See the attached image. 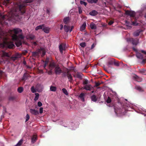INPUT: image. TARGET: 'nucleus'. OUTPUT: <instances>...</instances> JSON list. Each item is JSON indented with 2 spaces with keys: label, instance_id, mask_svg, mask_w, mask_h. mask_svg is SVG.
<instances>
[{
  "label": "nucleus",
  "instance_id": "4d7b16f0",
  "mask_svg": "<svg viewBox=\"0 0 146 146\" xmlns=\"http://www.w3.org/2000/svg\"><path fill=\"white\" fill-rule=\"evenodd\" d=\"M96 44L95 43L93 44L92 45L91 49H93L95 47V46H96Z\"/></svg>",
  "mask_w": 146,
  "mask_h": 146
},
{
  "label": "nucleus",
  "instance_id": "8fccbe9b",
  "mask_svg": "<svg viewBox=\"0 0 146 146\" xmlns=\"http://www.w3.org/2000/svg\"><path fill=\"white\" fill-rule=\"evenodd\" d=\"M35 36L34 35H31L29 36V39L31 40H33L35 38Z\"/></svg>",
  "mask_w": 146,
  "mask_h": 146
},
{
  "label": "nucleus",
  "instance_id": "5701e85b",
  "mask_svg": "<svg viewBox=\"0 0 146 146\" xmlns=\"http://www.w3.org/2000/svg\"><path fill=\"white\" fill-rule=\"evenodd\" d=\"M37 139V137L36 135H33L31 138V142L34 143Z\"/></svg>",
  "mask_w": 146,
  "mask_h": 146
},
{
  "label": "nucleus",
  "instance_id": "13d9d810",
  "mask_svg": "<svg viewBox=\"0 0 146 146\" xmlns=\"http://www.w3.org/2000/svg\"><path fill=\"white\" fill-rule=\"evenodd\" d=\"M114 22L113 21H109V23H108V24L109 25H111Z\"/></svg>",
  "mask_w": 146,
  "mask_h": 146
},
{
  "label": "nucleus",
  "instance_id": "49530a36",
  "mask_svg": "<svg viewBox=\"0 0 146 146\" xmlns=\"http://www.w3.org/2000/svg\"><path fill=\"white\" fill-rule=\"evenodd\" d=\"M88 82V81L87 80H85L83 81V84L84 85L87 84Z\"/></svg>",
  "mask_w": 146,
  "mask_h": 146
},
{
  "label": "nucleus",
  "instance_id": "dca6fc26",
  "mask_svg": "<svg viewBox=\"0 0 146 146\" xmlns=\"http://www.w3.org/2000/svg\"><path fill=\"white\" fill-rule=\"evenodd\" d=\"M21 55L17 53L15 56H12L11 58L13 60H15L19 58H20Z\"/></svg>",
  "mask_w": 146,
  "mask_h": 146
},
{
  "label": "nucleus",
  "instance_id": "052dcab7",
  "mask_svg": "<svg viewBox=\"0 0 146 146\" xmlns=\"http://www.w3.org/2000/svg\"><path fill=\"white\" fill-rule=\"evenodd\" d=\"M78 11H79V14H81L82 12V10L80 9L79 8Z\"/></svg>",
  "mask_w": 146,
  "mask_h": 146
},
{
  "label": "nucleus",
  "instance_id": "4c0bfd02",
  "mask_svg": "<svg viewBox=\"0 0 146 146\" xmlns=\"http://www.w3.org/2000/svg\"><path fill=\"white\" fill-rule=\"evenodd\" d=\"M62 91L66 95H68V93L67 92V90L66 89L64 88H63L62 89Z\"/></svg>",
  "mask_w": 146,
  "mask_h": 146
},
{
  "label": "nucleus",
  "instance_id": "864d4df0",
  "mask_svg": "<svg viewBox=\"0 0 146 146\" xmlns=\"http://www.w3.org/2000/svg\"><path fill=\"white\" fill-rule=\"evenodd\" d=\"M33 0H27L26 2L27 3H30L33 2Z\"/></svg>",
  "mask_w": 146,
  "mask_h": 146
},
{
  "label": "nucleus",
  "instance_id": "2f4dec72",
  "mask_svg": "<svg viewBox=\"0 0 146 146\" xmlns=\"http://www.w3.org/2000/svg\"><path fill=\"white\" fill-rule=\"evenodd\" d=\"M50 90L51 91L55 92L56 90V87L51 86L50 87Z\"/></svg>",
  "mask_w": 146,
  "mask_h": 146
},
{
  "label": "nucleus",
  "instance_id": "473e14b6",
  "mask_svg": "<svg viewBox=\"0 0 146 146\" xmlns=\"http://www.w3.org/2000/svg\"><path fill=\"white\" fill-rule=\"evenodd\" d=\"M11 3L10 0H5L4 2V4L7 5Z\"/></svg>",
  "mask_w": 146,
  "mask_h": 146
},
{
  "label": "nucleus",
  "instance_id": "79ce46f5",
  "mask_svg": "<svg viewBox=\"0 0 146 146\" xmlns=\"http://www.w3.org/2000/svg\"><path fill=\"white\" fill-rule=\"evenodd\" d=\"M80 3L81 5H84L85 6H86L87 5V3H86L82 1H80Z\"/></svg>",
  "mask_w": 146,
  "mask_h": 146
},
{
  "label": "nucleus",
  "instance_id": "f3484780",
  "mask_svg": "<svg viewBox=\"0 0 146 146\" xmlns=\"http://www.w3.org/2000/svg\"><path fill=\"white\" fill-rule=\"evenodd\" d=\"M92 88V86L91 85H86L84 86V89L90 91Z\"/></svg>",
  "mask_w": 146,
  "mask_h": 146
},
{
  "label": "nucleus",
  "instance_id": "338daca9",
  "mask_svg": "<svg viewBox=\"0 0 146 146\" xmlns=\"http://www.w3.org/2000/svg\"><path fill=\"white\" fill-rule=\"evenodd\" d=\"M33 44L35 46H36V45H37V44L36 42H33Z\"/></svg>",
  "mask_w": 146,
  "mask_h": 146
},
{
  "label": "nucleus",
  "instance_id": "0e129e2a",
  "mask_svg": "<svg viewBox=\"0 0 146 146\" xmlns=\"http://www.w3.org/2000/svg\"><path fill=\"white\" fill-rule=\"evenodd\" d=\"M141 52L144 54H146V52L144 50H142L141 51Z\"/></svg>",
  "mask_w": 146,
  "mask_h": 146
},
{
  "label": "nucleus",
  "instance_id": "9b49d317",
  "mask_svg": "<svg viewBox=\"0 0 146 146\" xmlns=\"http://www.w3.org/2000/svg\"><path fill=\"white\" fill-rule=\"evenodd\" d=\"M142 31V30L141 29L137 30L134 33L133 36H138Z\"/></svg>",
  "mask_w": 146,
  "mask_h": 146
},
{
  "label": "nucleus",
  "instance_id": "cd10ccee",
  "mask_svg": "<svg viewBox=\"0 0 146 146\" xmlns=\"http://www.w3.org/2000/svg\"><path fill=\"white\" fill-rule=\"evenodd\" d=\"M67 77L68 78V79H69V81L71 82L72 81L73 78L72 77L71 74L69 73L68 74V76H67Z\"/></svg>",
  "mask_w": 146,
  "mask_h": 146
},
{
  "label": "nucleus",
  "instance_id": "6e6552de",
  "mask_svg": "<svg viewBox=\"0 0 146 146\" xmlns=\"http://www.w3.org/2000/svg\"><path fill=\"white\" fill-rule=\"evenodd\" d=\"M32 56L34 57H39L40 54V50H37L36 51L32 52Z\"/></svg>",
  "mask_w": 146,
  "mask_h": 146
},
{
  "label": "nucleus",
  "instance_id": "5fc2aeb1",
  "mask_svg": "<svg viewBox=\"0 0 146 146\" xmlns=\"http://www.w3.org/2000/svg\"><path fill=\"white\" fill-rule=\"evenodd\" d=\"M137 57L139 58H142V57H143L141 55V54H137Z\"/></svg>",
  "mask_w": 146,
  "mask_h": 146
},
{
  "label": "nucleus",
  "instance_id": "a211bd4d",
  "mask_svg": "<svg viewBox=\"0 0 146 146\" xmlns=\"http://www.w3.org/2000/svg\"><path fill=\"white\" fill-rule=\"evenodd\" d=\"M139 72L142 74L146 75V69L144 68L142 69H139Z\"/></svg>",
  "mask_w": 146,
  "mask_h": 146
},
{
  "label": "nucleus",
  "instance_id": "aec40b11",
  "mask_svg": "<svg viewBox=\"0 0 146 146\" xmlns=\"http://www.w3.org/2000/svg\"><path fill=\"white\" fill-rule=\"evenodd\" d=\"M70 19L68 17L64 18L63 19V22L64 24H66L69 22Z\"/></svg>",
  "mask_w": 146,
  "mask_h": 146
},
{
  "label": "nucleus",
  "instance_id": "bf43d9fd",
  "mask_svg": "<svg viewBox=\"0 0 146 146\" xmlns=\"http://www.w3.org/2000/svg\"><path fill=\"white\" fill-rule=\"evenodd\" d=\"M74 27L73 26H72L71 27V29H70V33L72 31L73 29L74 28Z\"/></svg>",
  "mask_w": 146,
  "mask_h": 146
},
{
  "label": "nucleus",
  "instance_id": "1a4fd4ad",
  "mask_svg": "<svg viewBox=\"0 0 146 146\" xmlns=\"http://www.w3.org/2000/svg\"><path fill=\"white\" fill-rule=\"evenodd\" d=\"M30 112L32 114L35 115H37L39 114L38 111L35 109H30Z\"/></svg>",
  "mask_w": 146,
  "mask_h": 146
},
{
  "label": "nucleus",
  "instance_id": "e433bc0d",
  "mask_svg": "<svg viewBox=\"0 0 146 146\" xmlns=\"http://www.w3.org/2000/svg\"><path fill=\"white\" fill-rule=\"evenodd\" d=\"M80 45L82 47L84 48L86 46V43L85 42H82L80 44Z\"/></svg>",
  "mask_w": 146,
  "mask_h": 146
},
{
  "label": "nucleus",
  "instance_id": "09e8293b",
  "mask_svg": "<svg viewBox=\"0 0 146 146\" xmlns=\"http://www.w3.org/2000/svg\"><path fill=\"white\" fill-rule=\"evenodd\" d=\"M50 69V70L48 72V74L49 75H51L52 74V69Z\"/></svg>",
  "mask_w": 146,
  "mask_h": 146
},
{
  "label": "nucleus",
  "instance_id": "3c124183",
  "mask_svg": "<svg viewBox=\"0 0 146 146\" xmlns=\"http://www.w3.org/2000/svg\"><path fill=\"white\" fill-rule=\"evenodd\" d=\"M38 105L39 107H41L42 105V104L40 102H38Z\"/></svg>",
  "mask_w": 146,
  "mask_h": 146
},
{
  "label": "nucleus",
  "instance_id": "412c9836",
  "mask_svg": "<svg viewBox=\"0 0 146 146\" xmlns=\"http://www.w3.org/2000/svg\"><path fill=\"white\" fill-rule=\"evenodd\" d=\"M7 45L8 47L9 48H13L15 46V45L12 42L8 43Z\"/></svg>",
  "mask_w": 146,
  "mask_h": 146
},
{
  "label": "nucleus",
  "instance_id": "9d476101",
  "mask_svg": "<svg viewBox=\"0 0 146 146\" xmlns=\"http://www.w3.org/2000/svg\"><path fill=\"white\" fill-rule=\"evenodd\" d=\"M114 59L112 58L110 59L107 62V65L108 68L111 67V66H112L114 62Z\"/></svg>",
  "mask_w": 146,
  "mask_h": 146
},
{
  "label": "nucleus",
  "instance_id": "423d86ee",
  "mask_svg": "<svg viewBox=\"0 0 146 146\" xmlns=\"http://www.w3.org/2000/svg\"><path fill=\"white\" fill-rule=\"evenodd\" d=\"M59 48L60 53L62 54L63 52V50L66 49V44L64 43H61L59 45Z\"/></svg>",
  "mask_w": 146,
  "mask_h": 146
},
{
  "label": "nucleus",
  "instance_id": "c756f323",
  "mask_svg": "<svg viewBox=\"0 0 146 146\" xmlns=\"http://www.w3.org/2000/svg\"><path fill=\"white\" fill-rule=\"evenodd\" d=\"M90 27L92 29H96V25L94 23H92L90 25Z\"/></svg>",
  "mask_w": 146,
  "mask_h": 146
},
{
  "label": "nucleus",
  "instance_id": "ddd939ff",
  "mask_svg": "<svg viewBox=\"0 0 146 146\" xmlns=\"http://www.w3.org/2000/svg\"><path fill=\"white\" fill-rule=\"evenodd\" d=\"M91 99L92 101L96 102L98 100V98L95 95H93L91 96Z\"/></svg>",
  "mask_w": 146,
  "mask_h": 146
},
{
  "label": "nucleus",
  "instance_id": "de8ad7c7",
  "mask_svg": "<svg viewBox=\"0 0 146 146\" xmlns=\"http://www.w3.org/2000/svg\"><path fill=\"white\" fill-rule=\"evenodd\" d=\"M76 76L77 78H80L82 77V76L81 74L79 73L76 74Z\"/></svg>",
  "mask_w": 146,
  "mask_h": 146
},
{
  "label": "nucleus",
  "instance_id": "2eb2a0df",
  "mask_svg": "<svg viewBox=\"0 0 146 146\" xmlns=\"http://www.w3.org/2000/svg\"><path fill=\"white\" fill-rule=\"evenodd\" d=\"M29 77H31V76L28 75L26 73H25L24 74L23 77L22 78V80L23 81H25L27 80Z\"/></svg>",
  "mask_w": 146,
  "mask_h": 146
},
{
  "label": "nucleus",
  "instance_id": "f03ea898",
  "mask_svg": "<svg viewBox=\"0 0 146 146\" xmlns=\"http://www.w3.org/2000/svg\"><path fill=\"white\" fill-rule=\"evenodd\" d=\"M25 6L24 5H17L16 6L15 12L12 14V17L16 20L19 19V15H23L25 13Z\"/></svg>",
  "mask_w": 146,
  "mask_h": 146
},
{
  "label": "nucleus",
  "instance_id": "c03bdc74",
  "mask_svg": "<svg viewBox=\"0 0 146 146\" xmlns=\"http://www.w3.org/2000/svg\"><path fill=\"white\" fill-rule=\"evenodd\" d=\"M113 64L117 66H118L119 65V63L118 62H115V60H114V62L113 63Z\"/></svg>",
  "mask_w": 146,
  "mask_h": 146
},
{
  "label": "nucleus",
  "instance_id": "0eeeda50",
  "mask_svg": "<svg viewBox=\"0 0 146 146\" xmlns=\"http://www.w3.org/2000/svg\"><path fill=\"white\" fill-rule=\"evenodd\" d=\"M129 40L132 42L133 45H136L139 43V39L137 38L135 39L131 38L129 39Z\"/></svg>",
  "mask_w": 146,
  "mask_h": 146
},
{
  "label": "nucleus",
  "instance_id": "6ab92c4d",
  "mask_svg": "<svg viewBox=\"0 0 146 146\" xmlns=\"http://www.w3.org/2000/svg\"><path fill=\"white\" fill-rule=\"evenodd\" d=\"M85 94L84 93H81L79 96V97L82 102L84 101Z\"/></svg>",
  "mask_w": 146,
  "mask_h": 146
},
{
  "label": "nucleus",
  "instance_id": "c85d7f7f",
  "mask_svg": "<svg viewBox=\"0 0 146 146\" xmlns=\"http://www.w3.org/2000/svg\"><path fill=\"white\" fill-rule=\"evenodd\" d=\"M67 77L68 78V79H69V81L71 82L72 81L73 78L72 77L71 74L69 73L68 74V76H67Z\"/></svg>",
  "mask_w": 146,
  "mask_h": 146
},
{
  "label": "nucleus",
  "instance_id": "f704fd0d",
  "mask_svg": "<svg viewBox=\"0 0 146 146\" xmlns=\"http://www.w3.org/2000/svg\"><path fill=\"white\" fill-rule=\"evenodd\" d=\"M23 90V88L22 87H19L17 89V91L19 93H21Z\"/></svg>",
  "mask_w": 146,
  "mask_h": 146
},
{
  "label": "nucleus",
  "instance_id": "39448f33",
  "mask_svg": "<svg viewBox=\"0 0 146 146\" xmlns=\"http://www.w3.org/2000/svg\"><path fill=\"white\" fill-rule=\"evenodd\" d=\"M127 107L125 105H123L121 108H118L117 110L115 109V111L116 114H124L126 113Z\"/></svg>",
  "mask_w": 146,
  "mask_h": 146
},
{
  "label": "nucleus",
  "instance_id": "7ed1b4c3",
  "mask_svg": "<svg viewBox=\"0 0 146 146\" xmlns=\"http://www.w3.org/2000/svg\"><path fill=\"white\" fill-rule=\"evenodd\" d=\"M49 69H54L55 74L56 75H60L62 73V71L59 65L53 61L51 62L49 65Z\"/></svg>",
  "mask_w": 146,
  "mask_h": 146
},
{
  "label": "nucleus",
  "instance_id": "a18cd8bd",
  "mask_svg": "<svg viewBox=\"0 0 146 146\" xmlns=\"http://www.w3.org/2000/svg\"><path fill=\"white\" fill-rule=\"evenodd\" d=\"M26 121H27L29 119L30 116L29 115L27 114L26 116Z\"/></svg>",
  "mask_w": 146,
  "mask_h": 146
},
{
  "label": "nucleus",
  "instance_id": "7c9ffc66",
  "mask_svg": "<svg viewBox=\"0 0 146 146\" xmlns=\"http://www.w3.org/2000/svg\"><path fill=\"white\" fill-rule=\"evenodd\" d=\"M87 1L90 3H96L98 1V0H87Z\"/></svg>",
  "mask_w": 146,
  "mask_h": 146
},
{
  "label": "nucleus",
  "instance_id": "603ef678",
  "mask_svg": "<svg viewBox=\"0 0 146 146\" xmlns=\"http://www.w3.org/2000/svg\"><path fill=\"white\" fill-rule=\"evenodd\" d=\"M95 86L96 87H98L99 86L100 84H101V83L99 82H95Z\"/></svg>",
  "mask_w": 146,
  "mask_h": 146
},
{
  "label": "nucleus",
  "instance_id": "a878e982",
  "mask_svg": "<svg viewBox=\"0 0 146 146\" xmlns=\"http://www.w3.org/2000/svg\"><path fill=\"white\" fill-rule=\"evenodd\" d=\"M86 23H84L80 28V30L81 31H83L86 28Z\"/></svg>",
  "mask_w": 146,
  "mask_h": 146
},
{
  "label": "nucleus",
  "instance_id": "37998d69",
  "mask_svg": "<svg viewBox=\"0 0 146 146\" xmlns=\"http://www.w3.org/2000/svg\"><path fill=\"white\" fill-rule=\"evenodd\" d=\"M111 99L110 98V97H109L108 98V99H107V100H106V102H107V103L108 104V103H111Z\"/></svg>",
  "mask_w": 146,
  "mask_h": 146
},
{
  "label": "nucleus",
  "instance_id": "b1692460",
  "mask_svg": "<svg viewBox=\"0 0 146 146\" xmlns=\"http://www.w3.org/2000/svg\"><path fill=\"white\" fill-rule=\"evenodd\" d=\"M135 88L140 92H143L144 91L143 89L139 86H135Z\"/></svg>",
  "mask_w": 146,
  "mask_h": 146
},
{
  "label": "nucleus",
  "instance_id": "e2e57ef3",
  "mask_svg": "<svg viewBox=\"0 0 146 146\" xmlns=\"http://www.w3.org/2000/svg\"><path fill=\"white\" fill-rule=\"evenodd\" d=\"M63 25H62V24H61L60 25V30H62L63 28Z\"/></svg>",
  "mask_w": 146,
  "mask_h": 146
},
{
  "label": "nucleus",
  "instance_id": "58836bf2",
  "mask_svg": "<svg viewBox=\"0 0 146 146\" xmlns=\"http://www.w3.org/2000/svg\"><path fill=\"white\" fill-rule=\"evenodd\" d=\"M35 95L36 96L34 100L35 101H36L38 99V97H39V94L38 93H36L35 94Z\"/></svg>",
  "mask_w": 146,
  "mask_h": 146
},
{
  "label": "nucleus",
  "instance_id": "f8f14e48",
  "mask_svg": "<svg viewBox=\"0 0 146 146\" xmlns=\"http://www.w3.org/2000/svg\"><path fill=\"white\" fill-rule=\"evenodd\" d=\"M40 50V54L42 53V56H43L45 54L46 51L45 49L43 48H40V49H38Z\"/></svg>",
  "mask_w": 146,
  "mask_h": 146
},
{
  "label": "nucleus",
  "instance_id": "6e6d98bb",
  "mask_svg": "<svg viewBox=\"0 0 146 146\" xmlns=\"http://www.w3.org/2000/svg\"><path fill=\"white\" fill-rule=\"evenodd\" d=\"M43 108H40L39 110V112L40 113H42L43 112Z\"/></svg>",
  "mask_w": 146,
  "mask_h": 146
},
{
  "label": "nucleus",
  "instance_id": "4be33fe9",
  "mask_svg": "<svg viewBox=\"0 0 146 146\" xmlns=\"http://www.w3.org/2000/svg\"><path fill=\"white\" fill-rule=\"evenodd\" d=\"M70 27L69 26L64 25V31L66 32H68L70 31Z\"/></svg>",
  "mask_w": 146,
  "mask_h": 146
},
{
  "label": "nucleus",
  "instance_id": "4468645a",
  "mask_svg": "<svg viewBox=\"0 0 146 146\" xmlns=\"http://www.w3.org/2000/svg\"><path fill=\"white\" fill-rule=\"evenodd\" d=\"M50 30V28L48 27H45L44 25L43 31L46 33H49Z\"/></svg>",
  "mask_w": 146,
  "mask_h": 146
},
{
  "label": "nucleus",
  "instance_id": "20e7f679",
  "mask_svg": "<svg viewBox=\"0 0 146 146\" xmlns=\"http://www.w3.org/2000/svg\"><path fill=\"white\" fill-rule=\"evenodd\" d=\"M125 14L129 16H130L131 17H133L135 19V21H132V25L135 26H137L138 25V23H137V20L136 18H135V12L133 11H129L127 10L125 11Z\"/></svg>",
  "mask_w": 146,
  "mask_h": 146
},
{
  "label": "nucleus",
  "instance_id": "774afa93",
  "mask_svg": "<svg viewBox=\"0 0 146 146\" xmlns=\"http://www.w3.org/2000/svg\"><path fill=\"white\" fill-rule=\"evenodd\" d=\"M49 12H50L49 10L48 9H47V10H46V13H48V14H49Z\"/></svg>",
  "mask_w": 146,
  "mask_h": 146
},
{
  "label": "nucleus",
  "instance_id": "69168bd1",
  "mask_svg": "<svg viewBox=\"0 0 146 146\" xmlns=\"http://www.w3.org/2000/svg\"><path fill=\"white\" fill-rule=\"evenodd\" d=\"M47 63V62L46 61L44 65V68H45V67H46V64Z\"/></svg>",
  "mask_w": 146,
  "mask_h": 146
},
{
  "label": "nucleus",
  "instance_id": "393cba45",
  "mask_svg": "<svg viewBox=\"0 0 146 146\" xmlns=\"http://www.w3.org/2000/svg\"><path fill=\"white\" fill-rule=\"evenodd\" d=\"M98 12L95 10H93L90 12L89 14L92 16H95L98 14Z\"/></svg>",
  "mask_w": 146,
  "mask_h": 146
},
{
  "label": "nucleus",
  "instance_id": "680f3d73",
  "mask_svg": "<svg viewBox=\"0 0 146 146\" xmlns=\"http://www.w3.org/2000/svg\"><path fill=\"white\" fill-rule=\"evenodd\" d=\"M146 59H143L142 62V63L144 64L145 63Z\"/></svg>",
  "mask_w": 146,
  "mask_h": 146
},
{
  "label": "nucleus",
  "instance_id": "c9c22d12",
  "mask_svg": "<svg viewBox=\"0 0 146 146\" xmlns=\"http://www.w3.org/2000/svg\"><path fill=\"white\" fill-rule=\"evenodd\" d=\"M16 99V97L14 96H11L9 98V100L10 101H13Z\"/></svg>",
  "mask_w": 146,
  "mask_h": 146
},
{
  "label": "nucleus",
  "instance_id": "ea45409f",
  "mask_svg": "<svg viewBox=\"0 0 146 146\" xmlns=\"http://www.w3.org/2000/svg\"><path fill=\"white\" fill-rule=\"evenodd\" d=\"M63 76L64 77H66V76H68V74H69V73L68 72H63Z\"/></svg>",
  "mask_w": 146,
  "mask_h": 146
},
{
  "label": "nucleus",
  "instance_id": "f257e3e1",
  "mask_svg": "<svg viewBox=\"0 0 146 146\" xmlns=\"http://www.w3.org/2000/svg\"><path fill=\"white\" fill-rule=\"evenodd\" d=\"M22 30L21 29L17 28L10 30V32L12 35V37L13 40L16 41V44L19 47L22 44L21 40H19V39H23L25 38L24 36L22 34Z\"/></svg>",
  "mask_w": 146,
  "mask_h": 146
},
{
  "label": "nucleus",
  "instance_id": "bb28decb",
  "mask_svg": "<svg viewBox=\"0 0 146 146\" xmlns=\"http://www.w3.org/2000/svg\"><path fill=\"white\" fill-rule=\"evenodd\" d=\"M44 25L43 24L42 25H40L36 27L35 28V30L37 31L40 29H43Z\"/></svg>",
  "mask_w": 146,
  "mask_h": 146
},
{
  "label": "nucleus",
  "instance_id": "72a5a7b5",
  "mask_svg": "<svg viewBox=\"0 0 146 146\" xmlns=\"http://www.w3.org/2000/svg\"><path fill=\"white\" fill-rule=\"evenodd\" d=\"M23 139H21L16 145V146H19L21 145L23 143Z\"/></svg>",
  "mask_w": 146,
  "mask_h": 146
},
{
  "label": "nucleus",
  "instance_id": "a19ab883",
  "mask_svg": "<svg viewBox=\"0 0 146 146\" xmlns=\"http://www.w3.org/2000/svg\"><path fill=\"white\" fill-rule=\"evenodd\" d=\"M31 91L33 93H35L36 92V90L34 88V86H32L31 88Z\"/></svg>",
  "mask_w": 146,
  "mask_h": 146
}]
</instances>
